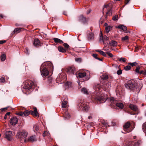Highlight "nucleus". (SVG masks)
Segmentation results:
<instances>
[{"mask_svg":"<svg viewBox=\"0 0 146 146\" xmlns=\"http://www.w3.org/2000/svg\"><path fill=\"white\" fill-rule=\"evenodd\" d=\"M125 87L131 90L139 92L141 90L138 85L137 81L135 80H132L128 82V84H125Z\"/></svg>","mask_w":146,"mask_h":146,"instance_id":"1","label":"nucleus"},{"mask_svg":"<svg viewBox=\"0 0 146 146\" xmlns=\"http://www.w3.org/2000/svg\"><path fill=\"white\" fill-rule=\"evenodd\" d=\"M45 68L43 69L42 70L41 67L40 68L41 74L42 77L47 76L49 74V70L50 71H53V66L52 64L50 62H46L45 63Z\"/></svg>","mask_w":146,"mask_h":146,"instance_id":"2","label":"nucleus"},{"mask_svg":"<svg viewBox=\"0 0 146 146\" xmlns=\"http://www.w3.org/2000/svg\"><path fill=\"white\" fill-rule=\"evenodd\" d=\"M28 133L25 130H21L19 131L17 134V137L21 139H24V142L27 141L26 137L28 135Z\"/></svg>","mask_w":146,"mask_h":146,"instance_id":"3","label":"nucleus"},{"mask_svg":"<svg viewBox=\"0 0 146 146\" xmlns=\"http://www.w3.org/2000/svg\"><path fill=\"white\" fill-rule=\"evenodd\" d=\"M36 84L35 82L31 80L27 81L24 83V88L28 90L33 89L36 86Z\"/></svg>","mask_w":146,"mask_h":146,"instance_id":"4","label":"nucleus"},{"mask_svg":"<svg viewBox=\"0 0 146 146\" xmlns=\"http://www.w3.org/2000/svg\"><path fill=\"white\" fill-rule=\"evenodd\" d=\"M33 111H29L28 110H26L23 112L24 115L25 116H27L28 115L30 114H31L33 116L38 117L39 115L37 111V108L36 107H34L33 108Z\"/></svg>","mask_w":146,"mask_h":146,"instance_id":"5","label":"nucleus"},{"mask_svg":"<svg viewBox=\"0 0 146 146\" xmlns=\"http://www.w3.org/2000/svg\"><path fill=\"white\" fill-rule=\"evenodd\" d=\"M107 97L104 94L99 96L97 95L95 98V100L98 102L103 103L104 102L107 100Z\"/></svg>","mask_w":146,"mask_h":146,"instance_id":"6","label":"nucleus"},{"mask_svg":"<svg viewBox=\"0 0 146 146\" xmlns=\"http://www.w3.org/2000/svg\"><path fill=\"white\" fill-rule=\"evenodd\" d=\"M106 9L108 11L106 15V18H107L108 16H111L112 15V7L110 5L107 4L105 5L103 10H105Z\"/></svg>","mask_w":146,"mask_h":146,"instance_id":"7","label":"nucleus"},{"mask_svg":"<svg viewBox=\"0 0 146 146\" xmlns=\"http://www.w3.org/2000/svg\"><path fill=\"white\" fill-rule=\"evenodd\" d=\"M4 135L5 136V137L9 141H11L13 139L12 132L11 131H5Z\"/></svg>","mask_w":146,"mask_h":146,"instance_id":"8","label":"nucleus"},{"mask_svg":"<svg viewBox=\"0 0 146 146\" xmlns=\"http://www.w3.org/2000/svg\"><path fill=\"white\" fill-rule=\"evenodd\" d=\"M131 125V124L129 122H127L126 123L123 125V130L126 131V132L124 133L122 132L123 133H125L126 132H129L131 131L133 129L129 128Z\"/></svg>","mask_w":146,"mask_h":146,"instance_id":"9","label":"nucleus"},{"mask_svg":"<svg viewBox=\"0 0 146 146\" xmlns=\"http://www.w3.org/2000/svg\"><path fill=\"white\" fill-rule=\"evenodd\" d=\"M108 100L109 102V104L112 108H114L115 106V104L117 101L113 97H110L108 99Z\"/></svg>","mask_w":146,"mask_h":146,"instance_id":"10","label":"nucleus"},{"mask_svg":"<svg viewBox=\"0 0 146 146\" xmlns=\"http://www.w3.org/2000/svg\"><path fill=\"white\" fill-rule=\"evenodd\" d=\"M67 72L69 74H74L76 73V70L75 67L72 66L68 67L67 68Z\"/></svg>","mask_w":146,"mask_h":146,"instance_id":"11","label":"nucleus"},{"mask_svg":"<svg viewBox=\"0 0 146 146\" xmlns=\"http://www.w3.org/2000/svg\"><path fill=\"white\" fill-rule=\"evenodd\" d=\"M101 38H102L104 44V45L105 46H107V44L108 42V38L106 36H104L103 37L100 36V38L101 39Z\"/></svg>","mask_w":146,"mask_h":146,"instance_id":"12","label":"nucleus"},{"mask_svg":"<svg viewBox=\"0 0 146 146\" xmlns=\"http://www.w3.org/2000/svg\"><path fill=\"white\" fill-rule=\"evenodd\" d=\"M17 121L18 120L16 117H13L11 118L10 120V123L13 125H16Z\"/></svg>","mask_w":146,"mask_h":146,"instance_id":"13","label":"nucleus"},{"mask_svg":"<svg viewBox=\"0 0 146 146\" xmlns=\"http://www.w3.org/2000/svg\"><path fill=\"white\" fill-rule=\"evenodd\" d=\"M63 117L64 119L66 120L69 119L70 117V115L68 111H66L63 114Z\"/></svg>","mask_w":146,"mask_h":146,"instance_id":"14","label":"nucleus"},{"mask_svg":"<svg viewBox=\"0 0 146 146\" xmlns=\"http://www.w3.org/2000/svg\"><path fill=\"white\" fill-rule=\"evenodd\" d=\"M37 141V139L35 135H32L29 137L28 139V141L33 142Z\"/></svg>","mask_w":146,"mask_h":146,"instance_id":"15","label":"nucleus"},{"mask_svg":"<svg viewBox=\"0 0 146 146\" xmlns=\"http://www.w3.org/2000/svg\"><path fill=\"white\" fill-rule=\"evenodd\" d=\"M40 44V41L38 38L35 39L33 42V45L36 47H37Z\"/></svg>","mask_w":146,"mask_h":146,"instance_id":"16","label":"nucleus"},{"mask_svg":"<svg viewBox=\"0 0 146 146\" xmlns=\"http://www.w3.org/2000/svg\"><path fill=\"white\" fill-rule=\"evenodd\" d=\"M129 108L134 111H136L138 110L137 106L134 105L130 104L129 106Z\"/></svg>","mask_w":146,"mask_h":146,"instance_id":"17","label":"nucleus"},{"mask_svg":"<svg viewBox=\"0 0 146 146\" xmlns=\"http://www.w3.org/2000/svg\"><path fill=\"white\" fill-rule=\"evenodd\" d=\"M88 103L85 102V103L83 107V110L85 111H88L89 110V107L88 106Z\"/></svg>","mask_w":146,"mask_h":146,"instance_id":"18","label":"nucleus"},{"mask_svg":"<svg viewBox=\"0 0 146 146\" xmlns=\"http://www.w3.org/2000/svg\"><path fill=\"white\" fill-rule=\"evenodd\" d=\"M86 74L85 72H79L77 74V77L79 78H83L86 76Z\"/></svg>","mask_w":146,"mask_h":146,"instance_id":"19","label":"nucleus"},{"mask_svg":"<svg viewBox=\"0 0 146 146\" xmlns=\"http://www.w3.org/2000/svg\"><path fill=\"white\" fill-rule=\"evenodd\" d=\"M117 42L116 41L112 40L109 42V45L110 46H115L117 45Z\"/></svg>","mask_w":146,"mask_h":146,"instance_id":"20","label":"nucleus"},{"mask_svg":"<svg viewBox=\"0 0 146 146\" xmlns=\"http://www.w3.org/2000/svg\"><path fill=\"white\" fill-rule=\"evenodd\" d=\"M116 28L121 29L124 31H125L127 30V27L123 25H119Z\"/></svg>","mask_w":146,"mask_h":146,"instance_id":"21","label":"nucleus"},{"mask_svg":"<svg viewBox=\"0 0 146 146\" xmlns=\"http://www.w3.org/2000/svg\"><path fill=\"white\" fill-rule=\"evenodd\" d=\"M85 103V102L84 101H81L78 104V108H81L82 107H83Z\"/></svg>","mask_w":146,"mask_h":146,"instance_id":"22","label":"nucleus"},{"mask_svg":"<svg viewBox=\"0 0 146 146\" xmlns=\"http://www.w3.org/2000/svg\"><path fill=\"white\" fill-rule=\"evenodd\" d=\"M53 39L55 42L56 43H59L60 44H61L63 43V41L59 38H54Z\"/></svg>","mask_w":146,"mask_h":146,"instance_id":"23","label":"nucleus"},{"mask_svg":"<svg viewBox=\"0 0 146 146\" xmlns=\"http://www.w3.org/2000/svg\"><path fill=\"white\" fill-rule=\"evenodd\" d=\"M71 83L70 82H67L64 84V87L66 89L71 86Z\"/></svg>","mask_w":146,"mask_h":146,"instance_id":"24","label":"nucleus"},{"mask_svg":"<svg viewBox=\"0 0 146 146\" xmlns=\"http://www.w3.org/2000/svg\"><path fill=\"white\" fill-rule=\"evenodd\" d=\"M58 50L61 52H65L66 51V50L64 49L61 46H59L58 47Z\"/></svg>","mask_w":146,"mask_h":146,"instance_id":"25","label":"nucleus"},{"mask_svg":"<svg viewBox=\"0 0 146 146\" xmlns=\"http://www.w3.org/2000/svg\"><path fill=\"white\" fill-rule=\"evenodd\" d=\"M115 106H117L121 109H123V104L121 103H117V102L115 104Z\"/></svg>","mask_w":146,"mask_h":146,"instance_id":"26","label":"nucleus"},{"mask_svg":"<svg viewBox=\"0 0 146 146\" xmlns=\"http://www.w3.org/2000/svg\"><path fill=\"white\" fill-rule=\"evenodd\" d=\"M68 105V102L66 101H63L62 102V106L63 108H66Z\"/></svg>","mask_w":146,"mask_h":146,"instance_id":"27","label":"nucleus"},{"mask_svg":"<svg viewBox=\"0 0 146 146\" xmlns=\"http://www.w3.org/2000/svg\"><path fill=\"white\" fill-rule=\"evenodd\" d=\"M22 28H16L15 29L13 32V33H19L21 31V30L23 29Z\"/></svg>","mask_w":146,"mask_h":146,"instance_id":"28","label":"nucleus"},{"mask_svg":"<svg viewBox=\"0 0 146 146\" xmlns=\"http://www.w3.org/2000/svg\"><path fill=\"white\" fill-rule=\"evenodd\" d=\"M78 19L80 21L84 22L86 20V18L83 15H81L79 17Z\"/></svg>","mask_w":146,"mask_h":146,"instance_id":"29","label":"nucleus"},{"mask_svg":"<svg viewBox=\"0 0 146 146\" xmlns=\"http://www.w3.org/2000/svg\"><path fill=\"white\" fill-rule=\"evenodd\" d=\"M108 86L107 84H105L104 86V88H106V90H109L110 87V83H108Z\"/></svg>","mask_w":146,"mask_h":146,"instance_id":"30","label":"nucleus"},{"mask_svg":"<svg viewBox=\"0 0 146 146\" xmlns=\"http://www.w3.org/2000/svg\"><path fill=\"white\" fill-rule=\"evenodd\" d=\"M96 51L98 52L100 54H101L102 55H103V56L105 57L106 56V54L103 51L100 50H96Z\"/></svg>","mask_w":146,"mask_h":146,"instance_id":"31","label":"nucleus"},{"mask_svg":"<svg viewBox=\"0 0 146 146\" xmlns=\"http://www.w3.org/2000/svg\"><path fill=\"white\" fill-rule=\"evenodd\" d=\"M108 78V76L107 75H102L101 76V79L103 80H107Z\"/></svg>","mask_w":146,"mask_h":146,"instance_id":"32","label":"nucleus"},{"mask_svg":"<svg viewBox=\"0 0 146 146\" xmlns=\"http://www.w3.org/2000/svg\"><path fill=\"white\" fill-rule=\"evenodd\" d=\"M81 92L85 94H88L87 90L85 88H82L81 90Z\"/></svg>","mask_w":146,"mask_h":146,"instance_id":"33","label":"nucleus"},{"mask_svg":"<svg viewBox=\"0 0 146 146\" xmlns=\"http://www.w3.org/2000/svg\"><path fill=\"white\" fill-rule=\"evenodd\" d=\"M65 80H63L62 81V80L60 82V77H58L56 78V82L57 83L61 84L63 83Z\"/></svg>","mask_w":146,"mask_h":146,"instance_id":"34","label":"nucleus"},{"mask_svg":"<svg viewBox=\"0 0 146 146\" xmlns=\"http://www.w3.org/2000/svg\"><path fill=\"white\" fill-rule=\"evenodd\" d=\"M111 28L110 26H107L106 27L105 29L107 33H108L110 31Z\"/></svg>","mask_w":146,"mask_h":146,"instance_id":"35","label":"nucleus"},{"mask_svg":"<svg viewBox=\"0 0 146 146\" xmlns=\"http://www.w3.org/2000/svg\"><path fill=\"white\" fill-rule=\"evenodd\" d=\"M6 58V56L5 54H2L1 56V59L2 61H4Z\"/></svg>","mask_w":146,"mask_h":146,"instance_id":"36","label":"nucleus"},{"mask_svg":"<svg viewBox=\"0 0 146 146\" xmlns=\"http://www.w3.org/2000/svg\"><path fill=\"white\" fill-rule=\"evenodd\" d=\"M33 129L35 132L38 131L39 130V127L37 125H35L34 126Z\"/></svg>","mask_w":146,"mask_h":146,"instance_id":"37","label":"nucleus"},{"mask_svg":"<svg viewBox=\"0 0 146 146\" xmlns=\"http://www.w3.org/2000/svg\"><path fill=\"white\" fill-rule=\"evenodd\" d=\"M94 34L92 33H90L88 36V39L90 40L93 39H94Z\"/></svg>","mask_w":146,"mask_h":146,"instance_id":"38","label":"nucleus"},{"mask_svg":"<svg viewBox=\"0 0 146 146\" xmlns=\"http://www.w3.org/2000/svg\"><path fill=\"white\" fill-rule=\"evenodd\" d=\"M129 65H130L132 66H136L137 65V63L136 62H134L132 63H129L128 64Z\"/></svg>","mask_w":146,"mask_h":146,"instance_id":"39","label":"nucleus"},{"mask_svg":"<svg viewBox=\"0 0 146 146\" xmlns=\"http://www.w3.org/2000/svg\"><path fill=\"white\" fill-rule=\"evenodd\" d=\"M141 141L140 140H138L137 142H135L134 143V146H139L141 143Z\"/></svg>","mask_w":146,"mask_h":146,"instance_id":"40","label":"nucleus"},{"mask_svg":"<svg viewBox=\"0 0 146 146\" xmlns=\"http://www.w3.org/2000/svg\"><path fill=\"white\" fill-rule=\"evenodd\" d=\"M63 46L65 48H66V50H68L69 48V45L67 43H64L63 44Z\"/></svg>","mask_w":146,"mask_h":146,"instance_id":"41","label":"nucleus"},{"mask_svg":"<svg viewBox=\"0 0 146 146\" xmlns=\"http://www.w3.org/2000/svg\"><path fill=\"white\" fill-rule=\"evenodd\" d=\"M131 68V67L129 66H127L124 67V69L126 71L130 70Z\"/></svg>","mask_w":146,"mask_h":146,"instance_id":"42","label":"nucleus"},{"mask_svg":"<svg viewBox=\"0 0 146 146\" xmlns=\"http://www.w3.org/2000/svg\"><path fill=\"white\" fill-rule=\"evenodd\" d=\"M128 36H126L124 37L121 38V40L124 41L128 40Z\"/></svg>","mask_w":146,"mask_h":146,"instance_id":"43","label":"nucleus"},{"mask_svg":"<svg viewBox=\"0 0 146 146\" xmlns=\"http://www.w3.org/2000/svg\"><path fill=\"white\" fill-rule=\"evenodd\" d=\"M119 61H122L123 62H126V58H121L119 59Z\"/></svg>","mask_w":146,"mask_h":146,"instance_id":"44","label":"nucleus"},{"mask_svg":"<svg viewBox=\"0 0 146 146\" xmlns=\"http://www.w3.org/2000/svg\"><path fill=\"white\" fill-rule=\"evenodd\" d=\"M16 114L18 115H20L21 116H23V113L22 111H21L19 113H16Z\"/></svg>","mask_w":146,"mask_h":146,"instance_id":"45","label":"nucleus"},{"mask_svg":"<svg viewBox=\"0 0 146 146\" xmlns=\"http://www.w3.org/2000/svg\"><path fill=\"white\" fill-rule=\"evenodd\" d=\"M140 68V67L139 66H137L135 70V72H136V73H138L139 72V70Z\"/></svg>","mask_w":146,"mask_h":146,"instance_id":"46","label":"nucleus"},{"mask_svg":"<svg viewBox=\"0 0 146 146\" xmlns=\"http://www.w3.org/2000/svg\"><path fill=\"white\" fill-rule=\"evenodd\" d=\"M122 73V70H121L120 69L119 70L117 71V74L118 75H120Z\"/></svg>","mask_w":146,"mask_h":146,"instance_id":"47","label":"nucleus"},{"mask_svg":"<svg viewBox=\"0 0 146 146\" xmlns=\"http://www.w3.org/2000/svg\"><path fill=\"white\" fill-rule=\"evenodd\" d=\"M106 53L111 58H112L113 57V55L111 53L109 52H107Z\"/></svg>","mask_w":146,"mask_h":146,"instance_id":"48","label":"nucleus"},{"mask_svg":"<svg viewBox=\"0 0 146 146\" xmlns=\"http://www.w3.org/2000/svg\"><path fill=\"white\" fill-rule=\"evenodd\" d=\"M75 60L76 61L78 62H80L82 60L80 58H76Z\"/></svg>","mask_w":146,"mask_h":146,"instance_id":"49","label":"nucleus"},{"mask_svg":"<svg viewBox=\"0 0 146 146\" xmlns=\"http://www.w3.org/2000/svg\"><path fill=\"white\" fill-rule=\"evenodd\" d=\"M142 129L144 131V129H146V122L143 124L142 126Z\"/></svg>","mask_w":146,"mask_h":146,"instance_id":"50","label":"nucleus"},{"mask_svg":"<svg viewBox=\"0 0 146 146\" xmlns=\"http://www.w3.org/2000/svg\"><path fill=\"white\" fill-rule=\"evenodd\" d=\"M5 81V79L3 77H1L0 78V82H4Z\"/></svg>","mask_w":146,"mask_h":146,"instance_id":"51","label":"nucleus"},{"mask_svg":"<svg viewBox=\"0 0 146 146\" xmlns=\"http://www.w3.org/2000/svg\"><path fill=\"white\" fill-rule=\"evenodd\" d=\"M117 16H115L113 17L112 19L114 21H116L117 20Z\"/></svg>","mask_w":146,"mask_h":146,"instance_id":"52","label":"nucleus"},{"mask_svg":"<svg viewBox=\"0 0 146 146\" xmlns=\"http://www.w3.org/2000/svg\"><path fill=\"white\" fill-rule=\"evenodd\" d=\"M97 54H92V56L94 58H95L96 59H97V58H98L97 57Z\"/></svg>","mask_w":146,"mask_h":146,"instance_id":"53","label":"nucleus"},{"mask_svg":"<svg viewBox=\"0 0 146 146\" xmlns=\"http://www.w3.org/2000/svg\"><path fill=\"white\" fill-rule=\"evenodd\" d=\"M7 108H2L1 109V111L2 112L3 111H5L6 110H7Z\"/></svg>","mask_w":146,"mask_h":146,"instance_id":"54","label":"nucleus"},{"mask_svg":"<svg viewBox=\"0 0 146 146\" xmlns=\"http://www.w3.org/2000/svg\"><path fill=\"white\" fill-rule=\"evenodd\" d=\"M47 133V132L46 131H44V133H43V135L44 137H45V136L46 135V134Z\"/></svg>","mask_w":146,"mask_h":146,"instance_id":"55","label":"nucleus"},{"mask_svg":"<svg viewBox=\"0 0 146 146\" xmlns=\"http://www.w3.org/2000/svg\"><path fill=\"white\" fill-rule=\"evenodd\" d=\"M6 42V41L5 40H1L0 41V44H2Z\"/></svg>","mask_w":146,"mask_h":146,"instance_id":"56","label":"nucleus"},{"mask_svg":"<svg viewBox=\"0 0 146 146\" xmlns=\"http://www.w3.org/2000/svg\"><path fill=\"white\" fill-rule=\"evenodd\" d=\"M91 11L92 10L91 9H89L87 11V14H89L91 12Z\"/></svg>","mask_w":146,"mask_h":146,"instance_id":"57","label":"nucleus"},{"mask_svg":"<svg viewBox=\"0 0 146 146\" xmlns=\"http://www.w3.org/2000/svg\"><path fill=\"white\" fill-rule=\"evenodd\" d=\"M130 0H125V5L127 4L128 3L129 1Z\"/></svg>","mask_w":146,"mask_h":146,"instance_id":"58","label":"nucleus"},{"mask_svg":"<svg viewBox=\"0 0 146 146\" xmlns=\"http://www.w3.org/2000/svg\"><path fill=\"white\" fill-rule=\"evenodd\" d=\"M143 70L140 71H139V72L138 73H139L140 74H143Z\"/></svg>","mask_w":146,"mask_h":146,"instance_id":"59","label":"nucleus"},{"mask_svg":"<svg viewBox=\"0 0 146 146\" xmlns=\"http://www.w3.org/2000/svg\"><path fill=\"white\" fill-rule=\"evenodd\" d=\"M98 89V90H99L100 89V85H98L97 86V87L96 88V90H97V89Z\"/></svg>","mask_w":146,"mask_h":146,"instance_id":"60","label":"nucleus"},{"mask_svg":"<svg viewBox=\"0 0 146 146\" xmlns=\"http://www.w3.org/2000/svg\"><path fill=\"white\" fill-rule=\"evenodd\" d=\"M10 114V112H7V113H6V114H5V115H7H7H9Z\"/></svg>","mask_w":146,"mask_h":146,"instance_id":"61","label":"nucleus"},{"mask_svg":"<svg viewBox=\"0 0 146 146\" xmlns=\"http://www.w3.org/2000/svg\"><path fill=\"white\" fill-rule=\"evenodd\" d=\"M3 17V16L2 14H0V17L2 18Z\"/></svg>","mask_w":146,"mask_h":146,"instance_id":"62","label":"nucleus"},{"mask_svg":"<svg viewBox=\"0 0 146 146\" xmlns=\"http://www.w3.org/2000/svg\"><path fill=\"white\" fill-rule=\"evenodd\" d=\"M143 74H144L146 76V70H145L144 71L143 73Z\"/></svg>","mask_w":146,"mask_h":146,"instance_id":"63","label":"nucleus"},{"mask_svg":"<svg viewBox=\"0 0 146 146\" xmlns=\"http://www.w3.org/2000/svg\"><path fill=\"white\" fill-rule=\"evenodd\" d=\"M63 14L66 15H67V12L66 11H64L63 12Z\"/></svg>","mask_w":146,"mask_h":146,"instance_id":"64","label":"nucleus"}]
</instances>
